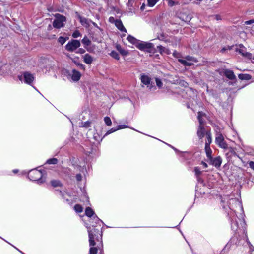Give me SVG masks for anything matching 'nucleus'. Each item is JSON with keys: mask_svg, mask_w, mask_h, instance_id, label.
<instances>
[{"mask_svg": "<svg viewBox=\"0 0 254 254\" xmlns=\"http://www.w3.org/2000/svg\"><path fill=\"white\" fill-rule=\"evenodd\" d=\"M195 175L196 176L198 180L199 179V177L201 175L202 171L200 170L198 167H196L194 168Z\"/></svg>", "mask_w": 254, "mask_h": 254, "instance_id": "23", "label": "nucleus"}, {"mask_svg": "<svg viewBox=\"0 0 254 254\" xmlns=\"http://www.w3.org/2000/svg\"><path fill=\"white\" fill-rule=\"evenodd\" d=\"M74 208L76 212L80 213L83 211V207L79 204H76Z\"/></svg>", "mask_w": 254, "mask_h": 254, "instance_id": "28", "label": "nucleus"}, {"mask_svg": "<svg viewBox=\"0 0 254 254\" xmlns=\"http://www.w3.org/2000/svg\"><path fill=\"white\" fill-rule=\"evenodd\" d=\"M77 64L78 65H79V66H83V65L82 64Z\"/></svg>", "mask_w": 254, "mask_h": 254, "instance_id": "53", "label": "nucleus"}, {"mask_svg": "<svg viewBox=\"0 0 254 254\" xmlns=\"http://www.w3.org/2000/svg\"><path fill=\"white\" fill-rule=\"evenodd\" d=\"M87 228H88L90 246H94L95 245V242L94 241V234H93L92 231L90 229V227L87 226Z\"/></svg>", "mask_w": 254, "mask_h": 254, "instance_id": "10", "label": "nucleus"}, {"mask_svg": "<svg viewBox=\"0 0 254 254\" xmlns=\"http://www.w3.org/2000/svg\"><path fill=\"white\" fill-rule=\"evenodd\" d=\"M127 127V126H126V125H119V126H117L118 130L119 129H121L125 128H126Z\"/></svg>", "mask_w": 254, "mask_h": 254, "instance_id": "44", "label": "nucleus"}, {"mask_svg": "<svg viewBox=\"0 0 254 254\" xmlns=\"http://www.w3.org/2000/svg\"><path fill=\"white\" fill-rule=\"evenodd\" d=\"M159 0H147L148 5L150 7H153Z\"/></svg>", "mask_w": 254, "mask_h": 254, "instance_id": "30", "label": "nucleus"}, {"mask_svg": "<svg viewBox=\"0 0 254 254\" xmlns=\"http://www.w3.org/2000/svg\"><path fill=\"white\" fill-rule=\"evenodd\" d=\"M222 160L220 157H216L212 161V165L216 167H219L221 164Z\"/></svg>", "mask_w": 254, "mask_h": 254, "instance_id": "16", "label": "nucleus"}, {"mask_svg": "<svg viewBox=\"0 0 254 254\" xmlns=\"http://www.w3.org/2000/svg\"><path fill=\"white\" fill-rule=\"evenodd\" d=\"M185 59L192 63H196L198 61L195 58L190 56H186Z\"/></svg>", "mask_w": 254, "mask_h": 254, "instance_id": "26", "label": "nucleus"}, {"mask_svg": "<svg viewBox=\"0 0 254 254\" xmlns=\"http://www.w3.org/2000/svg\"><path fill=\"white\" fill-rule=\"evenodd\" d=\"M55 19L53 22V26L54 28L60 29L63 27L64 25V22L66 21V18L60 14L55 15Z\"/></svg>", "mask_w": 254, "mask_h": 254, "instance_id": "5", "label": "nucleus"}, {"mask_svg": "<svg viewBox=\"0 0 254 254\" xmlns=\"http://www.w3.org/2000/svg\"><path fill=\"white\" fill-rule=\"evenodd\" d=\"M118 130V127H117V128H112V129H111L109 130L107 132V133H106V135H108V134H110V133H113V132H115V131H117V130Z\"/></svg>", "mask_w": 254, "mask_h": 254, "instance_id": "38", "label": "nucleus"}, {"mask_svg": "<svg viewBox=\"0 0 254 254\" xmlns=\"http://www.w3.org/2000/svg\"><path fill=\"white\" fill-rule=\"evenodd\" d=\"M66 38H64L62 36H60L58 39V42L62 45H63L66 42Z\"/></svg>", "mask_w": 254, "mask_h": 254, "instance_id": "33", "label": "nucleus"}, {"mask_svg": "<svg viewBox=\"0 0 254 254\" xmlns=\"http://www.w3.org/2000/svg\"><path fill=\"white\" fill-rule=\"evenodd\" d=\"M215 142L216 144L218 145L220 147L228 151V152L226 153L227 155L230 153V156H231V155L235 154V152L233 148L228 147V145L225 141L224 137L222 134H216Z\"/></svg>", "mask_w": 254, "mask_h": 254, "instance_id": "2", "label": "nucleus"}, {"mask_svg": "<svg viewBox=\"0 0 254 254\" xmlns=\"http://www.w3.org/2000/svg\"><path fill=\"white\" fill-rule=\"evenodd\" d=\"M220 73L222 75H225L231 80L235 78L234 72L232 70L229 69H224L221 71Z\"/></svg>", "mask_w": 254, "mask_h": 254, "instance_id": "9", "label": "nucleus"}, {"mask_svg": "<svg viewBox=\"0 0 254 254\" xmlns=\"http://www.w3.org/2000/svg\"><path fill=\"white\" fill-rule=\"evenodd\" d=\"M28 177L31 180L37 181L38 183H42L44 181L42 178V172L36 169L31 170L28 173Z\"/></svg>", "mask_w": 254, "mask_h": 254, "instance_id": "4", "label": "nucleus"}, {"mask_svg": "<svg viewBox=\"0 0 254 254\" xmlns=\"http://www.w3.org/2000/svg\"><path fill=\"white\" fill-rule=\"evenodd\" d=\"M251 76L248 74H239V80H249L251 79Z\"/></svg>", "mask_w": 254, "mask_h": 254, "instance_id": "19", "label": "nucleus"}, {"mask_svg": "<svg viewBox=\"0 0 254 254\" xmlns=\"http://www.w3.org/2000/svg\"><path fill=\"white\" fill-rule=\"evenodd\" d=\"M134 0H128V3H131L132 2H133Z\"/></svg>", "mask_w": 254, "mask_h": 254, "instance_id": "52", "label": "nucleus"}, {"mask_svg": "<svg viewBox=\"0 0 254 254\" xmlns=\"http://www.w3.org/2000/svg\"><path fill=\"white\" fill-rule=\"evenodd\" d=\"M206 136L207 140L206 141L205 145H210V143L212 142V137L210 131H209V132L208 133H207V135Z\"/></svg>", "mask_w": 254, "mask_h": 254, "instance_id": "22", "label": "nucleus"}, {"mask_svg": "<svg viewBox=\"0 0 254 254\" xmlns=\"http://www.w3.org/2000/svg\"><path fill=\"white\" fill-rule=\"evenodd\" d=\"M109 21L111 23H113V22H115V20L114 19V18L113 17H110L109 18Z\"/></svg>", "mask_w": 254, "mask_h": 254, "instance_id": "46", "label": "nucleus"}, {"mask_svg": "<svg viewBox=\"0 0 254 254\" xmlns=\"http://www.w3.org/2000/svg\"><path fill=\"white\" fill-rule=\"evenodd\" d=\"M18 78L21 81L24 79V82L28 84H30L34 79L33 75L28 72H24L23 75H18Z\"/></svg>", "mask_w": 254, "mask_h": 254, "instance_id": "7", "label": "nucleus"}, {"mask_svg": "<svg viewBox=\"0 0 254 254\" xmlns=\"http://www.w3.org/2000/svg\"><path fill=\"white\" fill-rule=\"evenodd\" d=\"M127 39L129 42L134 44L138 49L141 51L151 53L153 50V45L151 43L141 41L130 35L127 37Z\"/></svg>", "mask_w": 254, "mask_h": 254, "instance_id": "1", "label": "nucleus"}, {"mask_svg": "<svg viewBox=\"0 0 254 254\" xmlns=\"http://www.w3.org/2000/svg\"><path fill=\"white\" fill-rule=\"evenodd\" d=\"M93 24L94 25H97V24L93 22Z\"/></svg>", "mask_w": 254, "mask_h": 254, "instance_id": "55", "label": "nucleus"}, {"mask_svg": "<svg viewBox=\"0 0 254 254\" xmlns=\"http://www.w3.org/2000/svg\"><path fill=\"white\" fill-rule=\"evenodd\" d=\"M58 163V160L56 158H52L47 160V163L48 164H56Z\"/></svg>", "mask_w": 254, "mask_h": 254, "instance_id": "29", "label": "nucleus"}, {"mask_svg": "<svg viewBox=\"0 0 254 254\" xmlns=\"http://www.w3.org/2000/svg\"><path fill=\"white\" fill-rule=\"evenodd\" d=\"M242 48H244L243 45L239 44V54H241L244 57L247 58L248 59H252L254 60V56L252 57V55L251 53L245 52Z\"/></svg>", "mask_w": 254, "mask_h": 254, "instance_id": "8", "label": "nucleus"}, {"mask_svg": "<svg viewBox=\"0 0 254 254\" xmlns=\"http://www.w3.org/2000/svg\"><path fill=\"white\" fill-rule=\"evenodd\" d=\"M201 164L203 166V167H204V168H207V166H207V164L205 162H203V161H202V162H201Z\"/></svg>", "mask_w": 254, "mask_h": 254, "instance_id": "48", "label": "nucleus"}, {"mask_svg": "<svg viewBox=\"0 0 254 254\" xmlns=\"http://www.w3.org/2000/svg\"><path fill=\"white\" fill-rule=\"evenodd\" d=\"M81 41L82 43L86 46H89L91 44L90 40L86 36H85Z\"/></svg>", "mask_w": 254, "mask_h": 254, "instance_id": "24", "label": "nucleus"}, {"mask_svg": "<svg viewBox=\"0 0 254 254\" xmlns=\"http://www.w3.org/2000/svg\"><path fill=\"white\" fill-rule=\"evenodd\" d=\"M168 5L170 6H173L175 5V2L171 0H167Z\"/></svg>", "mask_w": 254, "mask_h": 254, "instance_id": "39", "label": "nucleus"}, {"mask_svg": "<svg viewBox=\"0 0 254 254\" xmlns=\"http://www.w3.org/2000/svg\"><path fill=\"white\" fill-rule=\"evenodd\" d=\"M51 183L54 187H57L60 185V182L57 180H52L51 181Z\"/></svg>", "mask_w": 254, "mask_h": 254, "instance_id": "34", "label": "nucleus"}, {"mask_svg": "<svg viewBox=\"0 0 254 254\" xmlns=\"http://www.w3.org/2000/svg\"><path fill=\"white\" fill-rule=\"evenodd\" d=\"M157 50L158 51L161 53L162 54L163 53L168 54V50L166 49L165 47H163L162 46H157Z\"/></svg>", "mask_w": 254, "mask_h": 254, "instance_id": "21", "label": "nucleus"}, {"mask_svg": "<svg viewBox=\"0 0 254 254\" xmlns=\"http://www.w3.org/2000/svg\"><path fill=\"white\" fill-rule=\"evenodd\" d=\"M252 23H253V21H252V20H249V21H246L245 22V24H246V25L251 24H252Z\"/></svg>", "mask_w": 254, "mask_h": 254, "instance_id": "47", "label": "nucleus"}, {"mask_svg": "<svg viewBox=\"0 0 254 254\" xmlns=\"http://www.w3.org/2000/svg\"><path fill=\"white\" fill-rule=\"evenodd\" d=\"M249 165L250 166V167L253 169V170H254V162H250L249 163Z\"/></svg>", "mask_w": 254, "mask_h": 254, "instance_id": "45", "label": "nucleus"}, {"mask_svg": "<svg viewBox=\"0 0 254 254\" xmlns=\"http://www.w3.org/2000/svg\"><path fill=\"white\" fill-rule=\"evenodd\" d=\"M85 52V50L84 49H80L79 50V52L78 53H83Z\"/></svg>", "mask_w": 254, "mask_h": 254, "instance_id": "49", "label": "nucleus"}, {"mask_svg": "<svg viewBox=\"0 0 254 254\" xmlns=\"http://www.w3.org/2000/svg\"><path fill=\"white\" fill-rule=\"evenodd\" d=\"M110 55L116 60H118L120 59V56L119 54L115 51H112L110 53Z\"/></svg>", "mask_w": 254, "mask_h": 254, "instance_id": "27", "label": "nucleus"}, {"mask_svg": "<svg viewBox=\"0 0 254 254\" xmlns=\"http://www.w3.org/2000/svg\"><path fill=\"white\" fill-rule=\"evenodd\" d=\"M140 79L142 83L149 87V85L150 83V79L148 76L143 75L141 76Z\"/></svg>", "mask_w": 254, "mask_h": 254, "instance_id": "13", "label": "nucleus"}, {"mask_svg": "<svg viewBox=\"0 0 254 254\" xmlns=\"http://www.w3.org/2000/svg\"><path fill=\"white\" fill-rule=\"evenodd\" d=\"M82 175L80 174H78L76 176V178L77 181H80L82 180Z\"/></svg>", "mask_w": 254, "mask_h": 254, "instance_id": "43", "label": "nucleus"}, {"mask_svg": "<svg viewBox=\"0 0 254 254\" xmlns=\"http://www.w3.org/2000/svg\"><path fill=\"white\" fill-rule=\"evenodd\" d=\"M197 0L200 1H202V0Z\"/></svg>", "mask_w": 254, "mask_h": 254, "instance_id": "57", "label": "nucleus"}, {"mask_svg": "<svg viewBox=\"0 0 254 254\" xmlns=\"http://www.w3.org/2000/svg\"><path fill=\"white\" fill-rule=\"evenodd\" d=\"M204 116V114L201 112L198 113V120L199 122V126L197 130V135L199 139H202L205 135L206 136L207 133L209 132L210 130H207L204 127V121L202 120V117Z\"/></svg>", "mask_w": 254, "mask_h": 254, "instance_id": "3", "label": "nucleus"}, {"mask_svg": "<svg viewBox=\"0 0 254 254\" xmlns=\"http://www.w3.org/2000/svg\"><path fill=\"white\" fill-rule=\"evenodd\" d=\"M97 253V249L95 247H91L90 249V254H96Z\"/></svg>", "mask_w": 254, "mask_h": 254, "instance_id": "36", "label": "nucleus"}, {"mask_svg": "<svg viewBox=\"0 0 254 254\" xmlns=\"http://www.w3.org/2000/svg\"><path fill=\"white\" fill-rule=\"evenodd\" d=\"M85 214L87 216L91 217L94 214V212L90 207H88L85 209Z\"/></svg>", "mask_w": 254, "mask_h": 254, "instance_id": "20", "label": "nucleus"}, {"mask_svg": "<svg viewBox=\"0 0 254 254\" xmlns=\"http://www.w3.org/2000/svg\"><path fill=\"white\" fill-rule=\"evenodd\" d=\"M145 5L144 4H143L141 6V8L140 9L143 10H144V8H145Z\"/></svg>", "mask_w": 254, "mask_h": 254, "instance_id": "50", "label": "nucleus"}, {"mask_svg": "<svg viewBox=\"0 0 254 254\" xmlns=\"http://www.w3.org/2000/svg\"><path fill=\"white\" fill-rule=\"evenodd\" d=\"M80 42L77 40H72L65 46V49L69 52H73L80 46Z\"/></svg>", "mask_w": 254, "mask_h": 254, "instance_id": "6", "label": "nucleus"}, {"mask_svg": "<svg viewBox=\"0 0 254 254\" xmlns=\"http://www.w3.org/2000/svg\"><path fill=\"white\" fill-rule=\"evenodd\" d=\"M205 150L207 157L209 159H211L212 151L210 148V145H205Z\"/></svg>", "mask_w": 254, "mask_h": 254, "instance_id": "18", "label": "nucleus"}, {"mask_svg": "<svg viewBox=\"0 0 254 254\" xmlns=\"http://www.w3.org/2000/svg\"><path fill=\"white\" fill-rule=\"evenodd\" d=\"M72 37H73V38H77V37H79V36H81V34H80V33L79 32V31H78V30H76V31H75L73 33V34H72Z\"/></svg>", "mask_w": 254, "mask_h": 254, "instance_id": "35", "label": "nucleus"}, {"mask_svg": "<svg viewBox=\"0 0 254 254\" xmlns=\"http://www.w3.org/2000/svg\"><path fill=\"white\" fill-rule=\"evenodd\" d=\"M115 26L117 28L122 32L127 33V30L124 27L122 21L120 20L117 19L115 21Z\"/></svg>", "mask_w": 254, "mask_h": 254, "instance_id": "11", "label": "nucleus"}, {"mask_svg": "<svg viewBox=\"0 0 254 254\" xmlns=\"http://www.w3.org/2000/svg\"><path fill=\"white\" fill-rule=\"evenodd\" d=\"M227 49L226 48H222V50H221V52L223 53V52H225Z\"/></svg>", "mask_w": 254, "mask_h": 254, "instance_id": "51", "label": "nucleus"}, {"mask_svg": "<svg viewBox=\"0 0 254 254\" xmlns=\"http://www.w3.org/2000/svg\"><path fill=\"white\" fill-rule=\"evenodd\" d=\"M84 62L88 64H91L93 62V58L89 54H86L83 56Z\"/></svg>", "mask_w": 254, "mask_h": 254, "instance_id": "14", "label": "nucleus"}, {"mask_svg": "<svg viewBox=\"0 0 254 254\" xmlns=\"http://www.w3.org/2000/svg\"><path fill=\"white\" fill-rule=\"evenodd\" d=\"M80 22L81 24L84 27H88L89 26V23L87 19L86 18L79 16Z\"/></svg>", "mask_w": 254, "mask_h": 254, "instance_id": "17", "label": "nucleus"}, {"mask_svg": "<svg viewBox=\"0 0 254 254\" xmlns=\"http://www.w3.org/2000/svg\"><path fill=\"white\" fill-rule=\"evenodd\" d=\"M173 56H174L175 57H176V58H178V60H179V59H180V58H181V55H180V54L179 53L177 52L176 51H175V52L173 53Z\"/></svg>", "mask_w": 254, "mask_h": 254, "instance_id": "40", "label": "nucleus"}, {"mask_svg": "<svg viewBox=\"0 0 254 254\" xmlns=\"http://www.w3.org/2000/svg\"><path fill=\"white\" fill-rule=\"evenodd\" d=\"M179 62L181 63L183 65L186 66H190L193 65V63L187 61L186 59H179Z\"/></svg>", "mask_w": 254, "mask_h": 254, "instance_id": "15", "label": "nucleus"}, {"mask_svg": "<svg viewBox=\"0 0 254 254\" xmlns=\"http://www.w3.org/2000/svg\"><path fill=\"white\" fill-rule=\"evenodd\" d=\"M231 228L235 232L238 230V225L237 222L232 223Z\"/></svg>", "mask_w": 254, "mask_h": 254, "instance_id": "31", "label": "nucleus"}, {"mask_svg": "<svg viewBox=\"0 0 254 254\" xmlns=\"http://www.w3.org/2000/svg\"><path fill=\"white\" fill-rule=\"evenodd\" d=\"M13 171L14 173H16L18 171L17 170H14Z\"/></svg>", "mask_w": 254, "mask_h": 254, "instance_id": "54", "label": "nucleus"}, {"mask_svg": "<svg viewBox=\"0 0 254 254\" xmlns=\"http://www.w3.org/2000/svg\"><path fill=\"white\" fill-rule=\"evenodd\" d=\"M155 81H156V85L157 86L159 87V88H161L162 86V83L161 82V81L158 79V78H156L155 79Z\"/></svg>", "mask_w": 254, "mask_h": 254, "instance_id": "37", "label": "nucleus"}, {"mask_svg": "<svg viewBox=\"0 0 254 254\" xmlns=\"http://www.w3.org/2000/svg\"><path fill=\"white\" fill-rule=\"evenodd\" d=\"M253 21V23H254V19L252 20Z\"/></svg>", "mask_w": 254, "mask_h": 254, "instance_id": "56", "label": "nucleus"}, {"mask_svg": "<svg viewBox=\"0 0 254 254\" xmlns=\"http://www.w3.org/2000/svg\"><path fill=\"white\" fill-rule=\"evenodd\" d=\"M116 48L120 52V53L121 54H122L123 55H127V52L126 50L123 49L121 48L120 45H117L116 46Z\"/></svg>", "mask_w": 254, "mask_h": 254, "instance_id": "25", "label": "nucleus"}, {"mask_svg": "<svg viewBox=\"0 0 254 254\" xmlns=\"http://www.w3.org/2000/svg\"><path fill=\"white\" fill-rule=\"evenodd\" d=\"M80 77H81V74L79 71H78L75 69H73L72 71L71 78L73 81H78L80 79Z\"/></svg>", "mask_w": 254, "mask_h": 254, "instance_id": "12", "label": "nucleus"}, {"mask_svg": "<svg viewBox=\"0 0 254 254\" xmlns=\"http://www.w3.org/2000/svg\"><path fill=\"white\" fill-rule=\"evenodd\" d=\"M173 56H174L175 57H176V58H178V60H179V59H180V58H181V55H180V54L179 53L177 52L176 51H175V52L173 53Z\"/></svg>", "mask_w": 254, "mask_h": 254, "instance_id": "42", "label": "nucleus"}, {"mask_svg": "<svg viewBox=\"0 0 254 254\" xmlns=\"http://www.w3.org/2000/svg\"><path fill=\"white\" fill-rule=\"evenodd\" d=\"M104 122L107 126H111L112 124V121L109 117H105L104 118Z\"/></svg>", "mask_w": 254, "mask_h": 254, "instance_id": "32", "label": "nucleus"}, {"mask_svg": "<svg viewBox=\"0 0 254 254\" xmlns=\"http://www.w3.org/2000/svg\"><path fill=\"white\" fill-rule=\"evenodd\" d=\"M173 56H174L175 57H176V58H178V60H179V59H180V58H181V55H180V54L179 53L177 52L176 51H175V52L173 53Z\"/></svg>", "mask_w": 254, "mask_h": 254, "instance_id": "41", "label": "nucleus"}]
</instances>
